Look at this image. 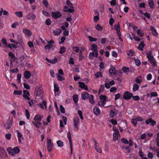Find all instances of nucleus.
<instances>
[{"instance_id": "nucleus-1", "label": "nucleus", "mask_w": 159, "mask_h": 159, "mask_svg": "<svg viewBox=\"0 0 159 159\" xmlns=\"http://www.w3.org/2000/svg\"><path fill=\"white\" fill-rule=\"evenodd\" d=\"M80 119L78 117H75L73 119L74 128L73 130L75 131H77L79 129V122Z\"/></svg>"}, {"instance_id": "nucleus-2", "label": "nucleus", "mask_w": 159, "mask_h": 159, "mask_svg": "<svg viewBox=\"0 0 159 159\" xmlns=\"http://www.w3.org/2000/svg\"><path fill=\"white\" fill-rule=\"evenodd\" d=\"M133 95V93H130L128 91H126L124 93L123 98L125 99L128 100L130 99Z\"/></svg>"}, {"instance_id": "nucleus-3", "label": "nucleus", "mask_w": 159, "mask_h": 159, "mask_svg": "<svg viewBox=\"0 0 159 159\" xmlns=\"http://www.w3.org/2000/svg\"><path fill=\"white\" fill-rule=\"evenodd\" d=\"M51 15L53 18L56 19L60 18L62 16V15L59 11L56 12H52Z\"/></svg>"}, {"instance_id": "nucleus-4", "label": "nucleus", "mask_w": 159, "mask_h": 159, "mask_svg": "<svg viewBox=\"0 0 159 159\" xmlns=\"http://www.w3.org/2000/svg\"><path fill=\"white\" fill-rule=\"evenodd\" d=\"M53 145V143L51 142V140L47 138V148L49 151H52Z\"/></svg>"}, {"instance_id": "nucleus-5", "label": "nucleus", "mask_w": 159, "mask_h": 159, "mask_svg": "<svg viewBox=\"0 0 159 159\" xmlns=\"http://www.w3.org/2000/svg\"><path fill=\"white\" fill-rule=\"evenodd\" d=\"M12 123L11 120H8L4 124V126L6 129H9L11 127Z\"/></svg>"}, {"instance_id": "nucleus-6", "label": "nucleus", "mask_w": 159, "mask_h": 159, "mask_svg": "<svg viewBox=\"0 0 159 159\" xmlns=\"http://www.w3.org/2000/svg\"><path fill=\"white\" fill-rule=\"evenodd\" d=\"M67 138L68 139L70 144V148L71 149V153H72V144L71 140V134L70 132L69 131L67 134Z\"/></svg>"}, {"instance_id": "nucleus-7", "label": "nucleus", "mask_w": 159, "mask_h": 159, "mask_svg": "<svg viewBox=\"0 0 159 159\" xmlns=\"http://www.w3.org/2000/svg\"><path fill=\"white\" fill-rule=\"evenodd\" d=\"M27 18L28 20L32 19L34 20L36 18V16L34 14L30 13L27 15Z\"/></svg>"}, {"instance_id": "nucleus-8", "label": "nucleus", "mask_w": 159, "mask_h": 159, "mask_svg": "<svg viewBox=\"0 0 159 159\" xmlns=\"http://www.w3.org/2000/svg\"><path fill=\"white\" fill-rule=\"evenodd\" d=\"M145 123L147 124L150 123L151 125L152 126L155 125L156 124V122L154 120H152L151 118H150L146 120Z\"/></svg>"}, {"instance_id": "nucleus-9", "label": "nucleus", "mask_w": 159, "mask_h": 159, "mask_svg": "<svg viewBox=\"0 0 159 159\" xmlns=\"http://www.w3.org/2000/svg\"><path fill=\"white\" fill-rule=\"evenodd\" d=\"M23 92V97L28 100H30V98L28 96L30 95V94L29 92L26 90H24Z\"/></svg>"}, {"instance_id": "nucleus-10", "label": "nucleus", "mask_w": 159, "mask_h": 159, "mask_svg": "<svg viewBox=\"0 0 159 159\" xmlns=\"http://www.w3.org/2000/svg\"><path fill=\"white\" fill-rule=\"evenodd\" d=\"M148 59L149 61L151 64H152V65L153 67L157 66V65L153 56L152 57L148 58Z\"/></svg>"}, {"instance_id": "nucleus-11", "label": "nucleus", "mask_w": 159, "mask_h": 159, "mask_svg": "<svg viewBox=\"0 0 159 159\" xmlns=\"http://www.w3.org/2000/svg\"><path fill=\"white\" fill-rule=\"evenodd\" d=\"M89 96V93L86 92H84L81 95V98L84 100H85L87 99L88 98Z\"/></svg>"}, {"instance_id": "nucleus-12", "label": "nucleus", "mask_w": 159, "mask_h": 159, "mask_svg": "<svg viewBox=\"0 0 159 159\" xmlns=\"http://www.w3.org/2000/svg\"><path fill=\"white\" fill-rule=\"evenodd\" d=\"M79 86L81 88L83 89L86 90H88V88L87 86L84 83L79 82L78 83Z\"/></svg>"}, {"instance_id": "nucleus-13", "label": "nucleus", "mask_w": 159, "mask_h": 159, "mask_svg": "<svg viewBox=\"0 0 159 159\" xmlns=\"http://www.w3.org/2000/svg\"><path fill=\"white\" fill-rule=\"evenodd\" d=\"M42 93L41 89L39 88H36L35 89V91L34 92V94L36 96L40 95Z\"/></svg>"}, {"instance_id": "nucleus-14", "label": "nucleus", "mask_w": 159, "mask_h": 159, "mask_svg": "<svg viewBox=\"0 0 159 159\" xmlns=\"http://www.w3.org/2000/svg\"><path fill=\"white\" fill-rule=\"evenodd\" d=\"M107 97L105 96L101 95L100 96V99L102 102V104L101 105L103 106L105 104V101L106 100Z\"/></svg>"}, {"instance_id": "nucleus-15", "label": "nucleus", "mask_w": 159, "mask_h": 159, "mask_svg": "<svg viewBox=\"0 0 159 159\" xmlns=\"http://www.w3.org/2000/svg\"><path fill=\"white\" fill-rule=\"evenodd\" d=\"M23 32L27 36H30L32 34V32L31 31L26 29H23Z\"/></svg>"}, {"instance_id": "nucleus-16", "label": "nucleus", "mask_w": 159, "mask_h": 159, "mask_svg": "<svg viewBox=\"0 0 159 159\" xmlns=\"http://www.w3.org/2000/svg\"><path fill=\"white\" fill-rule=\"evenodd\" d=\"M43 117L42 115H36L34 117V120L36 121H40L42 119Z\"/></svg>"}, {"instance_id": "nucleus-17", "label": "nucleus", "mask_w": 159, "mask_h": 159, "mask_svg": "<svg viewBox=\"0 0 159 159\" xmlns=\"http://www.w3.org/2000/svg\"><path fill=\"white\" fill-rule=\"evenodd\" d=\"M7 151L8 152L9 154L11 156L15 155L13 148L12 149L10 147L8 148L7 149Z\"/></svg>"}, {"instance_id": "nucleus-18", "label": "nucleus", "mask_w": 159, "mask_h": 159, "mask_svg": "<svg viewBox=\"0 0 159 159\" xmlns=\"http://www.w3.org/2000/svg\"><path fill=\"white\" fill-rule=\"evenodd\" d=\"M150 30L152 31V34L154 36H156L158 35V33L157 32V31L152 26H150Z\"/></svg>"}, {"instance_id": "nucleus-19", "label": "nucleus", "mask_w": 159, "mask_h": 159, "mask_svg": "<svg viewBox=\"0 0 159 159\" xmlns=\"http://www.w3.org/2000/svg\"><path fill=\"white\" fill-rule=\"evenodd\" d=\"M62 32L60 29H56L53 31V34L54 35H59Z\"/></svg>"}, {"instance_id": "nucleus-20", "label": "nucleus", "mask_w": 159, "mask_h": 159, "mask_svg": "<svg viewBox=\"0 0 159 159\" xmlns=\"http://www.w3.org/2000/svg\"><path fill=\"white\" fill-rule=\"evenodd\" d=\"M24 76L25 78L29 79L31 76V74L30 71H25L24 73Z\"/></svg>"}, {"instance_id": "nucleus-21", "label": "nucleus", "mask_w": 159, "mask_h": 159, "mask_svg": "<svg viewBox=\"0 0 159 159\" xmlns=\"http://www.w3.org/2000/svg\"><path fill=\"white\" fill-rule=\"evenodd\" d=\"M93 111L94 113L96 115H99L100 113V110L97 107H95Z\"/></svg>"}, {"instance_id": "nucleus-22", "label": "nucleus", "mask_w": 159, "mask_h": 159, "mask_svg": "<svg viewBox=\"0 0 159 159\" xmlns=\"http://www.w3.org/2000/svg\"><path fill=\"white\" fill-rule=\"evenodd\" d=\"M144 46V44L143 41H141L140 43L139 44L138 47V49L140 50L141 51H142L143 49V48Z\"/></svg>"}, {"instance_id": "nucleus-23", "label": "nucleus", "mask_w": 159, "mask_h": 159, "mask_svg": "<svg viewBox=\"0 0 159 159\" xmlns=\"http://www.w3.org/2000/svg\"><path fill=\"white\" fill-rule=\"evenodd\" d=\"M88 98L89 99V102L93 104L94 103V98L93 95H90V96L89 95V96L88 97Z\"/></svg>"}, {"instance_id": "nucleus-24", "label": "nucleus", "mask_w": 159, "mask_h": 159, "mask_svg": "<svg viewBox=\"0 0 159 159\" xmlns=\"http://www.w3.org/2000/svg\"><path fill=\"white\" fill-rule=\"evenodd\" d=\"M73 100L75 103H77L78 100V96L77 94H74L73 96Z\"/></svg>"}, {"instance_id": "nucleus-25", "label": "nucleus", "mask_w": 159, "mask_h": 159, "mask_svg": "<svg viewBox=\"0 0 159 159\" xmlns=\"http://www.w3.org/2000/svg\"><path fill=\"white\" fill-rule=\"evenodd\" d=\"M109 72L111 74H113L114 75L115 73V68L114 67H111L109 70Z\"/></svg>"}, {"instance_id": "nucleus-26", "label": "nucleus", "mask_w": 159, "mask_h": 159, "mask_svg": "<svg viewBox=\"0 0 159 159\" xmlns=\"http://www.w3.org/2000/svg\"><path fill=\"white\" fill-rule=\"evenodd\" d=\"M139 85L136 84H135L133 87V90L134 91H136L138 90L139 89Z\"/></svg>"}, {"instance_id": "nucleus-27", "label": "nucleus", "mask_w": 159, "mask_h": 159, "mask_svg": "<svg viewBox=\"0 0 159 159\" xmlns=\"http://www.w3.org/2000/svg\"><path fill=\"white\" fill-rule=\"evenodd\" d=\"M148 4L150 7L152 8H154V2L152 0H148Z\"/></svg>"}, {"instance_id": "nucleus-28", "label": "nucleus", "mask_w": 159, "mask_h": 159, "mask_svg": "<svg viewBox=\"0 0 159 159\" xmlns=\"http://www.w3.org/2000/svg\"><path fill=\"white\" fill-rule=\"evenodd\" d=\"M54 86V91L55 92H58L59 91V87L57 84H55Z\"/></svg>"}, {"instance_id": "nucleus-29", "label": "nucleus", "mask_w": 159, "mask_h": 159, "mask_svg": "<svg viewBox=\"0 0 159 159\" xmlns=\"http://www.w3.org/2000/svg\"><path fill=\"white\" fill-rule=\"evenodd\" d=\"M146 54L148 58L153 56L152 50H150L148 52H147Z\"/></svg>"}, {"instance_id": "nucleus-30", "label": "nucleus", "mask_w": 159, "mask_h": 159, "mask_svg": "<svg viewBox=\"0 0 159 159\" xmlns=\"http://www.w3.org/2000/svg\"><path fill=\"white\" fill-rule=\"evenodd\" d=\"M15 14L17 16L19 17H21L23 16L22 12L21 11L16 12Z\"/></svg>"}, {"instance_id": "nucleus-31", "label": "nucleus", "mask_w": 159, "mask_h": 159, "mask_svg": "<svg viewBox=\"0 0 159 159\" xmlns=\"http://www.w3.org/2000/svg\"><path fill=\"white\" fill-rule=\"evenodd\" d=\"M66 48L64 46H62L60 48V50L59 52L60 54H62L66 51Z\"/></svg>"}, {"instance_id": "nucleus-32", "label": "nucleus", "mask_w": 159, "mask_h": 159, "mask_svg": "<svg viewBox=\"0 0 159 159\" xmlns=\"http://www.w3.org/2000/svg\"><path fill=\"white\" fill-rule=\"evenodd\" d=\"M118 133L115 132L113 134V139L114 141H116L117 140L118 138Z\"/></svg>"}, {"instance_id": "nucleus-33", "label": "nucleus", "mask_w": 159, "mask_h": 159, "mask_svg": "<svg viewBox=\"0 0 159 159\" xmlns=\"http://www.w3.org/2000/svg\"><path fill=\"white\" fill-rule=\"evenodd\" d=\"M2 43L5 46V47H7V42L5 38H2Z\"/></svg>"}, {"instance_id": "nucleus-34", "label": "nucleus", "mask_w": 159, "mask_h": 159, "mask_svg": "<svg viewBox=\"0 0 159 159\" xmlns=\"http://www.w3.org/2000/svg\"><path fill=\"white\" fill-rule=\"evenodd\" d=\"M13 149L15 154H18L20 152V150L18 147H15L13 148Z\"/></svg>"}, {"instance_id": "nucleus-35", "label": "nucleus", "mask_w": 159, "mask_h": 159, "mask_svg": "<svg viewBox=\"0 0 159 159\" xmlns=\"http://www.w3.org/2000/svg\"><path fill=\"white\" fill-rule=\"evenodd\" d=\"M56 75L57 77V79L59 81H62L64 80V79L59 74H57Z\"/></svg>"}, {"instance_id": "nucleus-36", "label": "nucleus", "mask_w": 159, "mask_h": 159, "mask_svg": "<svg viewBox=\"0 0 159 159\" xmlns=\"http://www.w3.org/2000/svg\"><path fill=\"white\" fill-rule=\"evenodd\" d=\"M116 114L117 113L115 112L114 111L111 110L110 111V115L112 117H113L114 116L116 115Z\"/></svg>"}, {"instance_id": "nucleus-37", "label": "nucleus", "mask_w": 159, "mask_h": 159, "mask_svg": "<svg viewBox=\"0 0 159 159\" xmlns=\"http://www.w3.org/2000/svg\"><path fill=\"white\" fill-rule=\"evenodd\" d=\"M66 4L70 7L71 8H74L72 4L70 2L69 0H67L66 1Z\"/></svg>"}, {"instance_id": "nucleus-38", "label": "nucleus", "mask_w": 159, "mask_h": 159, "mask_svg": "<svg viewBox=\"0 0 159 159\" xmlns=\"http://www.w3.org/2000/svg\"><path fill=\"white\" fill-rule=\"evenodd\" d=\"M13 93L14 94L20 95L22 94V91H19L15 90L14 91Z\"/></svg>"}, {"instance_id": "nucleus-39", "label": "nucleus", "mask_w": 159, "mask_h": 159, "mask_svg": "<svg viewBox=\"0 0 159 159\" xmlns=\"http://www.w3.org/2000/svg\"><path fill=\"white\" fill-rule=\"evenodd\" d=\"M121 141L122 143L125 144H128L129 143V141L126 139L124 138H122L121 139Z\"/></svg>"}, {"instance_id": "nucleus-40", "label": "nucleus", "mask_w": 159, "mask_h": 159, "mask_svg": "<svg viewBox=\"0 0 159 159\" xmlns=\"http://www.w3.org/2000/svg\"><path fill=\"white\" fill-rule=\"evenodd\" d=\"M135 64L136 65L139 66L141 64V62L140 60L138 59H135Z\"/></svg>"}, {"instance_id": "nucleus-41", "label": "nucleus", "mask_w": 159, "mask_h": 159, "mask_svg": "<svg viewBox=\"0 0 159 159\" xmlns=\"http://www.w3.org/2000/svg\"><path fill=\"white\" fill-rule=\"evenodd\" d=\"M96 29L98 30H101L102 29V27L99 24H98L96 26Z\"/></svg>"}, {"instance_id": "nucleus-42", "label": "nucleus", "mask_w": 159, "mask_h": 159, "mask_svg": "<svg viewBox=\"0 0 159 159\" xmlns=\"http://www.w3.org/2000/svg\"><path fill=\"white\" fill-rule=\"evenodd\" d=\"M57 143L58 147H61L63 146V142L60 140H58L57 142Z\"/></svg>"}, {"instance_id": "nucleus-43", "label": "nucleus", "mask_w": 159, "mask_h": 159, "mask_svg": "<svg viewBox=\"0 0 159 159\" xmlns=\"http://www.w3.org/2000/svg\"><path fill=\"white\" fill-rule=\"evenodd\" d=\"M25 115L27 119H29L30 117V114L27 109H26L25 110Z\"/></svg>"}, {"instance_id": "nucleus-44", "label": "nucleus", "mask_w": 159, "mask_h": 159, "mask_svg": "<svg viewBox=\"0 0 159 159\" xmlns=\"http://www.w3.org/2000/svg\"><path fill=\"white\" fill-rule=\"evenodd\" d=\"M95 76L97 78H98L99 77H102V73L101 72H97L96 74H95Z\"/></svg>"}, {"instance_id": "nucleus-45", "label": "nucleus", "mask_w": 159, "mask_h": 159, "mask_svg": "<svg viewBox=\"0 0 159 159\" xmlns=\"http://www.w3.org/2000/svg\"><path fill=\"white\" fill-rule=\"evenodd\" d=\"M51 21L50 19L48 18L46 20L45 22V24L47 25H51Z\"/></svg>"}, {"instance_id": "nucleus-46", "label": "nucleus", "mask_w": 159, "mask_h": 159, "mask_svg": "<svg viewBox=\"0 0 159 159\" xmlns=\"http://www.w3.org/2000/svg\"><path fill=\"white\" fill-rule=\"evenodd\" d=\"M88 38L91 41H96L97 39L95 38H94L90 36H88Z\"/></svg>"}, {"instance_id": "nucleus-47", "label": "nucleus", "mask_w": 159, "mask_h": 159, "mask_svg": "<svg viewBox=\"0 0 159 159\" xmlns=\"http://www.w3.org/2000/svg\"><path fill=\"white\" fill-rule=\"evenodd\" d=\"M95 148L96 151L100 153H102V150L100 148H99L98 146H97V147H95Z\"/></svg>"}, {"instance_id": "nucleus-48", "label": "nucleus", "mask_w": 159, "mask_h": 159, "mask_svg": "<svg viewBox=\"0 0 159 159\" xmlns=\"http://www.w3.org/2000/svg\"><path fill=\"white\" fill-rule=\"evenodd\" d=\"M91 53H93V55L94 56V57H98V50H95L93 52H91Z\"/></svg>"}, {"instance_id": "nucleus-49", "label": "nucleus", "mask_w": 159, "mask_h": 159, "mask_svg": "<svg viewBox=\"0 0 159 159\" xmlns=\"http://www.w3.org/2000/svg\"><path fill=\"white\" fill-rule=\"evenodd\" d=\"M74 51L78 52L79 51V48L78 47L74 46L72 47Z\"/></svg>"}, {"instance_id": "nucleus-50", "label": "nucleus", "mask_w": 159, "mask_h": 159, "mask_svg": "<svg viewBox=\"0 0 159 159\" xmlns=\"http://www.w3.org/2000/svg\"><path fill=\"white\" fill-rule=\"evenodd\" d=\"M60 109L61 112L63 113H65V110L64 108L61 105L60 106Z\"/></svg>"}, {"instance_id": "nucleus-51", "label": "nucleus", "mask_w": 159, "mask_h": 159, "mask_svg": "<svg viewBox=\"0 0 159 159\" xmlns=\"http://www.w3.org/2000/svg\"><path fill=\"white\" fill-rule=\"evenodd\" d=\"M158 95L157 93L152 92L150 94V97L152 98V97H157Z\"/></svg>"}, {"instance_id": "nucleus-52", "label": "nucleus", "mask_w": 159, "mask_h": 159, "mask_svg": "<svg viewBox=\"0 0 159 159\" xmlns=\"http://www.w3.org/2000/svg\"><path fill=\"white\" fill-rule=\"evenodd\" d=\"M5 151L4 148L0 147V154H4L5 153Z\"/></svg>"}, {"instance_id": "nucleus-53", "label": "nucleus", "mask_w": 159, "mask_h": 159, "mask_svg": "<svg viewBox=\"0 0 159 159\" xmlns=\"http://www.w3.org/2000/svg\"><path fill=\"white\" fill-rule=\"evenodd\" d=\"M5 138L8 140H10L11 138V134L8 133L5 134Z\"/></svg>"}, {"instance_id": "nucleus-54", "label": "nucleus", "mask_w": 159, "mask_h": 159, "mask_svg": "<svg viewBox=\"0 0 159 159\" xmlns=\"http://www.w3.org/2000/svg\"><path fill=\"white\" fill-rule=\"evenodd\" d=\"M131 122L133 123V124L134 126H136V124L137 123V120L135 119V118L132 119L131 120Z\"/></svg>"}, {"instance_id": "nucleus-55", "label": "nucleus", "mask_w": 159, "mask_h": 159, "mask_svg": "<svg viewBox=\"0 0 159 159\" xmlns=\"http://www.w3.org/2000/svg\"><path fill=\"white\" fill-rule=\"evenodd\" d=\"M97 46L96 44H92V47L91 48V49L92 50H97Z\"/></svg>"}, {"instance_id": "nucleus-56", "label": "nucleus", "mask_w": 159, "mask_h": 159, "mask_svg": "<svg viewBox=\"0 0 159 159\" xmlns=\"http://www.w3.org/2000/svg\"><path fill=\"white\" fill-rule=\"evenodd\" d=\"M132 98L135 101H138L139 100V97L138 96H132Z\"/></svg>"}, {"instance_id": "nucleus-57", "label": "nucleus", "mask_w": 159, "mask_h": 159, "mask_svg": "<svg viewBox=\"0 0 159 159\" xmlns=\"http://www.w3.org/2000/svg\"><path fill=\"white\" fill-rule=\"evenodd\" d=\"M137 34L141 36H143L144 34L140 30H139L137 31Z\"/></svg>"}, {"instance_id": "nucleus-58", "label": "nucleus", "mask_w": 159, "mask_h": 159, "mask_svg": "<svg viewBox=\"0 0 159 159\" xmlns=\"http://www.w3.org/2000/svg\"><path fill=\"white\" fill-rule=\"evenodd\" d=\"M8 55L9 57H10L11 59L14 58H15V56L14 54H13L12 52H10L9 53Z\"/></svg>"}, {"instance_id": "nucleus-59", "label": "nucleus", "mask_w": 159, "mask_h": 159, "mask_svg": "<svg viewBox=\"0 0 159 159\" xmlns=\"http://www.w3.org/2000/svg\"><path fill=\"white\" fill-rule=\"evenodd\" d=\"M114 21H115L114 20L113 18H110L109 20V23H110V25H112L113 24V22H114Z\"/></svg>"}, {"instance_id": "nucleus-60", "label": "nucleus", "mask_w": 159, "mask_h": 159, "mask_svg": "<svg viewBox=\"0 0 159 159\" xmlns=\"http://www.w3.org/2000/svg\"><path fill=\"white\" fill-rule=\"evenodd\" d=\"M152 75L151 74H148L147 76V79L148 80H149L152 79Z\"/></svg>"}, {"instance_id": "nucleus-61", "label": "nucleus", "mask_w": 159, "mask_h": 159, "mask_svg": "<svg viewBox=\"0 0 159 159\" xmlns=\"http://www.w3.org/2000/svg\"><path fill=\"white\" fill-rule=\"evenodd\" d=\"M57 58L56 57H55L54 59L51 60V63L52 64H55L57 62Z\"/></svg>"}, {"instance_id": "nucleus-62", "label": "nucleus", "mask_w": 159, "mask_h": 159, "mask_svg": "<svg viewBox=\"0 0 159 159\" xmlns=\"http://www.w3.org/2000/svg\"><path fill=\"white\" fill-rule=\"evenodd\" d=\"M63 34L65 36H68L69 34V31L67 30L64 31L63 32Z\"/></svg>"}, {"instance_id": "nucleus-63", "label": "nucleus", "mask_w": 159, "mask_h": 159, "mask_svg": "<svg viewBox=\"0 0 159 159\" xmlns=\"http://www.w3.org/2000/svg\"><path fill=\"white\" fill-rule=\"evenodd\" d=\"M107 39L105 38H102L101 40V43L102 44H104L106 42Z\"/></svg>"}, {"instance_id": "nucleus-64", "label": "nucleus", "mask_w": 159, "mask_h": 159, "mask_svg": "<svg viewBox=\"0 0 159 159\" xmlns=\"http://www.w3.org/2000/svg\"><path fill=\"white\" fill-rule=\"evenodd\" d=\"M52 46V45H51V44H48L46 45L45 47V48L46 49H50Z\"/></svg>"}]
</instances>
